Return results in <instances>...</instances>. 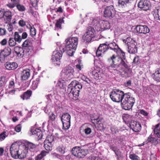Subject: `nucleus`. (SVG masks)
<instances>
[{"mask_svg": "<svg viewBox=\"0 0 160 160\" xmlns=\"http://www.w3.org/2000/svg\"><path fill=\"white\" fill-rule=\"evenodd\" d=\"M82 88L81 83L74 80L72 81L68 85L67 91L70 98L74 100L78 99L80 90Z\"/></svg>", "mask_w": 160, "mask_h": 160, "instance_id": "f257e3e1", "label": "nucleus"}, {"mask_svg": "<svg viewBox=\"0 0 160 160\" xmlns=\"http://www.w3.org/2000/svg\"><path fill=\"white\" fill-rule=\"evenodd\" d=\"M78 38L77 37H70L66 39L65 49L69 56H73L78 45Z\"/></svg>", "mask_w": 160, "mask_h": 160, "instance_id": "f03ea898", "label": "nucleus"}, {"mask_svg": "<svg viewBox=\"0 0 160 160\" xmlns=\"http://www.w3.org/2000/svg\"><path fill=\"white\" fill-rule=\"evenodd\" d=\"M135 102L134 98L131 97L130 93H124L123 100L121 102L122 107L125 110H130L133 106Z\"/></svg>", "mask_w": 160, "mask_h": 160, "instance_id": "7ed1b4c3", "label": "nucleus"}, {"mask_svg": "<svg viewBox=\"0 0 160 160\" xmlns=\"http://www.w3.org/2000/svg\"><path fill=\"white\" fill-rule=\"evenodd\" d=\"M65 50L63 46H60L57 48L53 52L51 59L52 62L55 66H59L63 53Z\"/></svg>", "mask_w": 160, "mask_h": 160, "instance_id": "20e7f679", "label": "nucleus"}, {"mask_svg": "<svg viewBox=\"0 0 160 160\" xmlns=\"http://www.w3.org/2000/svg\"><path fill=\"white\" fill-rule=\"evenodd\" d=\"M123 41L127 44L128 52L129 53L133 54L137 52V44L134 40L130 38H127L126 39L124 40Z\"/></svg>", "mask_w": 160, "mask_h": 160, "instance_id": "39448f33", "label": "nucleus"}, {"mask_svg": "<svg viewBox=\"0 0 160 160\" xmlns=\"http://www.w3.org/2000/svg\"><path fill=\"white\" fill-rule=\"evenodd\" d=\"M124 92L119 90L111 92V99L114 102H119L123 100Z\"/></svg>", "mask_w": 160, "mask_h": 160, "instance_id": "423d86ee", "label": "nucleus"}, {"mask_svg": "<svg viewBox=\"0 0 160 160\" xmlns=\"http://www.w3.org/2000/svg\"><path fill=\"white\" fill-rule=\"evenodd\" d=\"M71 116L68 113H63L61 117V121L62 123V128L66 130L68 129L70 126Z\"/></svg>", "mask_w": 160, "mask_h": 160, "instance_id": "0eeeda50", "label": "nucleus"}, {"mask_svg": "<svg viewBox=\"0 0 160 160\" xmlns=\"http://www.w3.org/2000/svg\"><path fill=\"white\" fill-rule=\"evenodd\" d=\"M87 150L84 149H82L78 146L73 147L72 150V153L74 156L81 158H83L87 154Z\"/></svg>", "mask_w": 160, "mask_h": 160, "instance_id": "6e6552de", "label": "nucleus"}, {"mask_svg": "<svg viewBox=\"0 0 160 160\" xmlns=\"http://www.w3.org/2000/svg\"><path fill=\"white\" fill-rule=\"evenodd\" d=\"M94 32L95 31L93 28L91 27L88 28L82 37L85 42L89 43L91 41L92 38L94 36Z\"/></svg>", "mask_w": 160, "mask_h": 160, "instance_id": "1a4fd4ad", "label": "nucleus"}, {"mask_svg": "<svg viewBox=\"0 0 160 160\" xmlns=\"http://www.w3.org/2000/svg\"><path fill=\"white\" fill-rule=\"evenodd\" d=\"M109 48V44L107 42L100 44L96 52V56L98 57H102V54L107 51Z\"/></svg>", "mask_w": 160, "mask_h": 160, "instance_id": "9d476101", "label": "nucleus"}, {"mask_svg": "<svg viewBox=\"0 0 160 160\" xmlns=\"http://www.w3.org/2000/svg\"><path fill=\"white\" fill-rule=\"evenodd\" d=\"M120 48L118 46L114 41H113V42L111 43V50H112L111 51V52L112 53H113L114 52L115 53V54L112 55V57H111V60H112L113 63L114 65L116 64L114 59L118 56V52Z\"/></svg>", "mask_w": 160, "mask_h": 160, "instance_id": "9b49d317", "label": "nucleus"}, {"mask_svg": "<svg viewBox=\"0 0 160 160\" xmlns=\"http://www.w3.org/2000/svg\"><path fill=\"white\" fill-rule=\"evenodd\" d=\"M11 54V49L9 47L5 48L1 50L0 52V59L1 61H4Z\"/></svg>", "mask_w": 160, "mask_h": 160, "instance_id": "f8f14e48", "label": "nucleus"}, {"mask_svg": "<svg viewBox=\"0 0 160 160\" xmlns=\"http://www.w3.org/2000/svg\"><path fill=\"white\" fill-rule=\"evenodd\" d=\"M138 7L143 10L146 11L150 9L151 4L148 0H141L138 4Z\"/></svg>", "mask_w": 160, "mask_h": 160, "instance_id": "ddd939ff", "label": "nucleus"}, {"mask_svg": "<svg viewBox=\"0 0 160 160\" xmlns=\"http://www.w3.org/2000/svg\"><path fill=\"white\" fill-rule=\"evenodd\" d=\"M19 146L16 142L12 143L10 148V153L12 157L16 158L17 155L19 152Z\"/></svg>", "mask_w": 160, "mask_h": 160, "instance_id": "4468645a", "label": "nucleus"}, {"mask_svg": "<svg viewBox=\"0 0 160 160\" xmlns=\"http://www.w3.org/2000/svg\"><path fill=\"white\" fill-rule=\"evenodd\" d=\"M63 71L65 78L70 79L73 78L74 70L72 67L70 66L67 67L63 69Z\"/></svg>", "mask_w": 160, "mask_h": 160, "instance_id": "2eb2a0df", "label": "nucleus"}, {"mask_svg": "<svg viewBox=\"0 0 160 160\" xmlns=\"http://www.w3.org/2000/svg\"><path fill=\"white\" fill-rule=\"evenodd\" d=\"M89 72L90 74L93 76V78L96 80L100 79L103 76V74L94 69V68H91L89 70Z\"/></svg>", "mask_w": 160, "mask_h": 160, "instance_id": "dca6fc26", "label": "nucleus"}, {"mask_svg": "<svg viewBox=\"0 0 160 160\" xmlns=\"http://www.w3.org/2000/svg\"><path fill=\"white\" fill-rule=\"evenodd\" d=\"M136 29L138 32L145 34L150 32L149 29L146 25H138L136 27Z\"/></svg>", "mask_w": 160, "mask_h": 160, "instance_id": "f3484780", "label": "nucleus"}, {"mask_svg": "<svg viewBox=\"0 0 160 160\" xmlns=\"http://www.w3.org/2000/svg\"><path fill=\"white\" fill-rule=\"evenodd\" d=\"M129 126L130 128L134 132H136L139 131L141 128V124L139 122L133 121H131L129 124Z\"/></svg>", "mask_w": 160, "mask_h": 160, "instance_id": "a211bd4d", "label": "nucleus"}, {"mask_svg": "<svg viewBox=\"0 0 160 160\" xmlns=\"http://www.w3.org/2000/svg\"><path fill=\"white\" fill-rule=\"evenodd\" d=\"M6 68L9 70H14L18 67V64L15 62H8L5 64Z\"/></svg>", "mask_w": 160, "mask_h": 160, "instance_id": "6ab92c4d", "label": "nucleus"}, {"mask_svg": "<svg viewBox=\"0 0 160 160\" xmlns=\"http://www.w3.org/2000/svg\"><path fill=\"white\" fill-rule=\"evenodd\" d=\"M30 76V70L26 69L23 70L21 73V80L22 81L26 80Z\"/></svg>", "mask_w": 160, "mask_h": 160, "instance_id": "aec40b11", "label": "nucleus"}, {"mask_svg": "<svg viewBox=\"0 0 160 160\" xmlns=\"http://www.w3.org/2000/svg\"><path fill=\"white\" fill-rule=\"evenodd\" d=\"M32 94V91L30 90H28L21 95L20 97L23 100H27L30 98Z\"/></svg>", "mask_w": 160, "mask_h": 160, "instance_id": "412c9836", "label": "nucleus"}, {"mask_svg": "<svg viewBox=\"0 0 160 160\" xmlns=\"http://www.w3.org/2000/svg\"><path fill=\"white\" fill-rule=\"evenodd\" d=\"M31 132L33 135H35L37 136V139L38 140L42 139L43 134L42 132L39 129L36 128L31 129Z\"/></svg>", "mask_w": 160, "mask_h": 160, "instance_id": "4be33fe9", "label": "nucleus"}, {"mask_svg": "<svg viewBox=\"0 0 160 160\" xmlns=\"http://www.w3.org/2000/svg\"><path fill=\"white\" fill-rule=\"evenodd\" d=\"M153 79L158 82H160V68H157L152 74Z\"/></svg>", "mask_w": 160, "mask_h": 160, "instance_id": "5701e85b", "label": "nucleus"}, {"mask_svg": "<svg viewBox=\"0 0 160 160\" xmlns=\"http://www.w3.org/2000/svg\"><path fill=\"white\" fill-rule=\"evenodd\" d=\"M104 120L102 118H97L95 123H97V126L99 130H102L104 128L103 123Z\"/></svg>", "mask_w": 160, "mask_h": 160, "instance_id": "b1692460", "label": "nucleus"}, {"mask_svg": "<svg viewBox=\"0 0 160 160\" xmlns=\"http://www.w3.org/2000/svg\"><path fill=\"white\" fill-rule=\"evenodd\" d=\"M49 153L48 152L42 150L41 151L40 154L38 155L35 158V160H41L45 157Z\"/></svg>", "mask_w": 160, "mask_h": 160, "instance_id": "393cba45", "label": "nucleus"}, {"mask_svg": "<svg viewBox=\"0 0 160 160\" xmlns=\"http://www.w3.org/2000/svg\"><path fill=\"white\" fill-rule=\"evenodd\" d=\"M147 141L148 142H151L155 145H156L160 143V139L155 138H152L151 137V135L148 137Z\"/></svg>", "mask_w": 160, "mask_h": 160, "instance_id": "a878e982", "label": "nucleus"}, {"mask_svg": "<svg viewBox=\"0 0 160 160\" xmlns=\"http://www.w3.org/2000/svg\"><path fill=\"white\" fill-rule=\"evenodd\" d=\"M102 26L97 29L98 31H100L102 28L104 30L108 29L110 28V23L107 21H103L102 22Z\"/></svg>", "mask_w": 160, "mask_h": 160, "instance_id": "bb28decb", "label": "nucleus"}, {"mask_svg": "<svg viewBox=\"0 0 160 160\" xmlns=\"http://www.w3.org/2000/svg\"><path fill=\"white\" fill-rule=\"evenodd\" d=\"M159 124L156 125V127L153 130L154 133L159 138H160V128Z\"/></svg>", "mask_w": 160, "mask_h": 160, "instance_id": "cd10ccee", "label": "nucleus"}, {"mask_svg": "<svg viewBox=\"0 0 160 160\" xmlns=\"http://www.w3.org/2000/svg\"><path fill=\"white\" fill-rule=\"evenodd\" d=\"M64 18H60L57 21L55 24V27L57 28L58 29H61V24L64 22V21L63 20Z\"/></svg>", "mask_w": 160, "mask_h": 160, "instance_id": "c85d7f7f", "label": "nucleus"}, {"mask_svg": "<svg viewBox=\"0 0 160 160\" xmlns=\"http://www.w3.org/2000/svg\"><path fill=\"white\" fill-rule=\"evenodd\" d=\"M4 16L6 17L7 20L9 22L11 21L12 16V13L10 11H4Z\"/></svg>", "mask_w": 160, "mask_h": 160, "instance_id": "c756f323", "label": "nucleus"}, {"mask_svg": "<svg viewBox=\"0 0 160 160\" xmlns=\"http://www.w3.org/2000/svg\"><path fill=\"white\" fill-rule=\"evenodd\" d=\"M13 36V38L18 43L21 42L22 40V38L21 35L19 34L18 32H15Z\"/></svg>", "mask_w": 160, "mask_h": 160, "instance_id": "7c9ffc66", "label": "nucleus"}, {"mask_svg": "<svg viewBox=\"0 0 160 160\" xmlns=\"http://www.w3.org/2000/svg\"><path fill=\"white\" fill-rule=\"evenodd\" d=\"M40 81V78H38L35 80L33 81L32 85V89L35 90L38 87Z\"/></svg>", "mask_w": 160, "mask_h": 160, "instance_id": "2f4dec72", "label": "nucleus"}, {"mask_svg": "<svg viewBox=\"0 0 160 160\" xmlns=\"http://www.w3.org/2000/svg\"><path fill=\"white\" fill-rule=\"evenodd\" d=\"M8 132L7 131H3L0 134V141L3 140L8 136Z\"/></svg>", "mask_w": 160, "mask_h": 160, "instance_id": "473e14b6", "label": "nucleus"}, {"mask_svg": "<svg viewBox=\"0 0 160 160\" xmlns=\"http://www.w3.org/2000/svg\"><path fill=\"white\" fill-rule=\"evenodd\" d=\"M104 16L106 18H109L110 17V6H107L105 8Z\"/></svg>", "mask_w": 160, "mask_h": 160, "instance_id": "72a5a7b5", "label": "nucleus"}, {"mask_svg": "<svg viewBox=\"0 0 160 160\" xmlns=\"http://www.w3.org/2000/svg\"><path fill=\"white\" fill-rule=\"evenodd\" d=\"M11 1L12 2L9 3L6 5V6L10 8H12L15 6L16 7L18 1L16 0H11Z\"/></svg>", "mask_w": 160, "mask_h": 160, "instance_id": "f704fd0d", "label": "nucleus"}, {"mask_svg": "<svg viewBox=\"0 0 160 160\" xmlns=\"http://www.w3.org/2000/svg\"><path fill=\"white\" fill-rule=\"evenodd\" d=\"M17 42L13 38H10L8 41V43L10 47H14L17 44Z\"/></svg>", "mask_w": 160, "mask_h": 160, "instance_id": "c9c22d12", "label": "nucleus"}, {"mask_svg": "<svg viewBox=\"0 0 160 160\" xmlns=\"http://www.w3.org/2000/svg\"><path fill=\"white\" fill-rule=\"evenodd\" d=\"M17 157H16V158H19L21 159H24L26 157L27 154L24 152H22L20 153H19L18 152V154L17 155Z\"/></svg>", "mask_w": 160, "mask_h": 160, "instance_id": "e433bc0d", "label": "nucleus"}, {"mask_svg": "<svg viewBox=\"0 0 160 160\" xmlns=\"http://www.w3.org/2000/svg\"><path fill=\"white\" fill-rule=\"evenodd\" d=\"M44 147L47 151H50L52 149V143L46 142L44 141Z\"/></svg>", "mask_w": 160, "mask_h": 160, "instance_id": "4c0bfd02", "label": "nucleus"}, {"mask_svg": "<svg viewBox=\"0 0 160 160\" xmlns=\"http://www.w3.org/2000/svg\"><path fill=\"white\" fill-rule=\"evenodd\" d=\"M25 49L22 48H20L18 49V51H15V52L18 56H19L22 57L25 53Z\"/></svg>", "mask_w": 160, "mask_h": 160, "instance_id": "58836bf2", "label": "nucleus"}, {"mask_svg": "<svg viewBox=\"0 0 160 160\" xmlns=\"http://www.w3.org/2000/svg\"><path fill=\"white\" fill-rule=\"evenodd\" d=\"M23 48L25 49V53L28 55L31 54L33 51V48L31 46L26 48Z\"/></svg>", "mask_w": 160, "mask_h": 160, "instance_id": "ea45409f", "label": "nucleus"}, {"mask_svg": "<svg viewBox=\"0 0 160 160\" xmlns=\"http://www.w3.org/2000/svg\"><path fill=\"white\" fill-rule=\"evenodd\" d=\"M16 8L19 11L21 12H24L26 10L25 6L22 5L20 4L18 1L16 5Z\"/></svg>", "mask_w": 160, "mask_h": 160, "instance_id": "a19ab883", "label": "nucleus"}, {"mask_svg": "<svg viewBox=\"0 0 160 160\" xmlns=\"http://www.w3.org/2000/svg\"><path fill=\"white\" fill-rule=\"evenodd\" d=\"M111 149L115 153V154L118 157H118L120 156L121 152L119 151L118 149L116 147H111Z\"/></svg>", "mask_w": 160, "mask_h": 160, "instance_id": "79ce46f5", "label": "nucleus"}, {"mask_svg": "<svg viewBox=\"0 0 160 160\" xmlns=\"http://www.w3.org/2000/svg\"><path fill=\"white\" fill-rule=\"evenodd\" d=\"M30 34L32 37H33L36 34V30L33 25L31 26L30 25Z\"/></svg>", "mask_w": 160, "mask_h": 160, "instance_id": "37998d69", "label": "nucleus"}, {"mask_svg": "<svg viewBox=\"0 0 160 160\" xmlns=\"http://www.w3.org/2000/svg\"><path fill=\"white\" fill-rule=\"evenodd\" d=\"M132 0H119L118 3L119 5L121 6L126 5L127 4L130 3Z\"/></svg>", "mask_w": 160, "mask_h": 160, "instance_id": "c03bdc74", "label": "nucleus"}, {"mask_svg": "<svg viewBox=\"0 0 160 160\" xmlns=\"http://www.w3.org/2000/svg\"><path fill=\"white\" fill-rule=\"evenodd\" d=\"M54 141V137L52 135H48L47 136L45 140L44 141L46 142L52 143Z\"/></svg>", "mask_w": 160, "mask_h": 160, "instance_id": "a18cd8bd", "label": "nucleus"}, {"mask_svg": "<svg viewBox=\"0 0 160 160\" xmlns=\"http://www.w3.org/2000/svg\"><path fill=\"white\" fill-rule=\"evenodd\" d=\"M56 115L53 112H50L48 114V118L49 120L54 121L56 119Z\"/></svg>", "mask_w": 160, "mask_h": 160, "instance_id": "49530a36", "label": "nucleus"}, {"mask_svg": "<svg viewBox=\"0 0 160 160\" xmlns=\"http://www.w3.org/2000/svg\"><path fill=\"white\" fill-rule=\"evenodd\" d=\"M74 2L72 0H67L65 2V4L66 6H69V7H68V8H69L71 7H73L74 6L73 5V3Z\"/></svg>", "mask_w": 160, "mask_h": 160, "instance_id": "de8ad7c7", "label": "nucleus"}, {"mask_svg": "<svg viewBox=\"0 0 160 160\" xmlns=\"http://www.w3.org/2000/svg\"><path fill=\"white\" fill-rule=\"evenodd\" d=\"M57 151L62 154H64L65 152V148L62 146H60L56 148Z\"/></svg>", "mask_w": 160, "mask_h": 160, "instance_id": "09e8293b", "label": "nucleus"}, {"mask_svg": "<svg viewBox=\"0 0 160 160\" xmlns=\"http://www.w3.org/2000/svg\"><path fill=\"white\" fill-rule=\"evenodd\" d=\"M30 44V43L29 40L27 39L23 42L22 46L23 48L29 47V46H31Z\"/></svg>", "mask_w": 160, "mask_h": 160, "instance_id": "8fccbe9b", "label": "nucleus"}, {"mask_svg": "<svg viewBox=\"0 0 160 160\" xmlns=\"http://www.w3.org/2000/svg\"><path fill=\"white\" fill-rule=\"evenodd\" d=\"M126 62H127L126 60H121L120 65L125 68H128V66Z\"/></svg>", "mask_w": 160, "mask_h": 160, "instance_id": "3c124183", "label": "nucleus"}, {"mask_svg": "<svg viewBox=\"0 0 160 160\" xmlns=\"http://www.w3.org/2000/svg\"><path fill=\"white\" fill-rule=\"evenodd\" d=\"M6 83L5 78L4 77H1L0 78V87L4 85Z\"/></svg>", "mask_w": 160, "mask_h": 160, "instance_id": "603ef678", "label": "nucleus"}, {"mask_svg": "<svg viewBox=\"0 0 160 160\" xmlns=\"http://www.w3.org/2000/svg\"><path fill=\"white\" fill-rule=\"evenodd\" d=\"M140 62V61L139 57L138 56L135 57L133 59L132 62L133 64H139Z\"/></svg>", "mask_w": 160, "mask_h": 160, "instance_id": "864d4df0", "label": "nucleus"}, {"mask_svg": "<svg viewBox=\"0 0 160 160\" xmlns=\"http://www.w3.org/2000/svg\"><path fill=\"white\" fill-rule=\"evenodd\" d=\"M6 30L5 28L0 27V36H3L6 35Z\"/></svg>", "mask_w": 160, "mask_h": 160, "instance_id": "5fc2aeb1", "label": "nucleus"}, {"mask_svg": "<svg viewBox=\"0 0 160 160\" xmlns=\"http://www.w3.org/2000/svg\"><path fill=\"white\" fill-rule=\"evenodd\" d=\"M30 2L31 5L33 7H36L37 6V0H30Z\"/></svg>", "mask_w": 160, "mask_h": 160, "instance_id": "6e6d98bb", "label": "nucleus"}, {"mask_svg": "<svg viewBox=\"0 0 160 160\" xmlns=\"http://www.w3.org/2000/svg\"><path fill=\"white\" fill-rule=\"evenodd\" d=\"M21 128L22 127L21 124H19L15 127V130L16 132H18L21 131Z\"/></svg>", "mask_w": 160, "mask_h": 160, "instance_id": "4d7b16f0", "label": "nucleus"}, {"mask_svg": "<svg viewBox=\"0 0 160 160\" xmlns=\"http://www.w3.org/2000/svg\"><path fill=\"white\" fill-rule=\"evenodd\" d=\"M129 157L131 159L134 160H138V156L135 154H131L129 156Z\"/></svg>", "mask_w": 160, "mask_h": 160, "instance_id": "13d9d810", "label": "nucleus"}, {"mask_svg": "<svg viewBox=\"0 0 160 160\" xmlns=\"http://www.w3.org/2000/svg\"><path fill=\"white\" fill-rule=\"evenodd\" d=\"M118 50H120L121 53V60H126V57L125 52H123L120 48Z\"/></svg>", "mask_w": 160, "mask_h": 160, "instance_id": "bf43d9fd", "label": "nucleus"}, {"mask_svg": "<svg viewBox=\"0 0 160 160\" xmlns=\"http://www.w3.org/2000/svg\"><path fill=\"white\" fill-rule=\"evenodd\" d=\"M18 24L22 27H23L26 25L25 22L22 19L20 20L19 21Z\"/></svg>", "mask_w": 160, "mask_h": 160, "instance_id": "052dcab7", "label": "nucleus"}, {"mask_svg": "<svg viewBox=\"0 0 160 160\" xmlns=\"http://www.w3.org/2000/svg\"><path fill=\"white\" fill-rule=\"evenodd\" d=\"M84 132L86 134H90L91 132V130L90 128H87L84 129Z\"/></svg>", "mask_w": 160, "mask_h": 160, "instance_id": "680f3d73", "label": "nucleus"}, {"mask_svg": "<svg viewBox=\"0 0 160 160\" xmlns=\"http://www.w3.org/2000/svg\"><path fill=\"white\" fill-rule=\"evenodd\" d=\"M7 39L6 38H4L2 39L0 42V44L2 46H5L7 43Z\"/></svg>", "mask_w": 160, "mask_h": 160, "instance_id": "e2e57ef3", "label": "nucleus"}, {"mask_svg": "<svg viewBox=\"0 0 160 160\" xmlns=\"http://www.w3.org/2000/svg\"><path fill=\"white\" fill-rule=\"evenodd\" d=\"M91 160H103V159L98 157L93 156L91 157Z\"/></svg>", "mask_w": 160, "mask_h": 160, "instance_id": "0e129e2a", "label": "nucleus"}, {"mask_svg": "<svg viewBox=\"0 0 160 160\" xmlns=\"http://www.w3.org/2000/svg\"><path fill=\"white\" fill-rule=\"evenodd\" d=\"M62 133L61 132H56L55 134V136L58 138H62L61 134Z\"/></svg>", "mask_w": 160, "mask_h": 160, "instance_id": "69168bd1", "label": "nucleus"}, {"mask_svg": "<svg viewBox=\"0 0 160 160\" xmlns=\"http://www.w3.org/2000/svg\"><path fill=\"white\" fill-rule=\"evenodd\" d=\"M53 95L52 93H50L47 95L46 97L47 99L51 100V99L52 98Z\"/></svg>", "mask_w": 160, "mask_h": 160, "instance_id": "338daca9", "label": "nucleus"}, {"mask_svg": "<svg viewBox=\"0 0 160 160\" xmlns=\"http://www.w3.org/2000/svg\"><path fill=\"white\" fill-rule=\"evenodd\" d=\"M28 36L27 33L26 32H23L22 34V36L21 38L22 39H25Z\"/></svg>", "mask_w": 160, "mask_h": 160, "instance_id": "774afa93", "label": "nucleus"}]
</instances>
